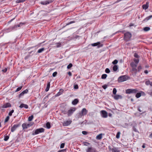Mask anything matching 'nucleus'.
I'll list each match as a JSON object with an SVG mask.
<instances>
[{
    "mask_svg": "<svg viewBox=\"0 0 152 152\" xmlns=\"http://www.w3.org/2000/svg\"><path fill=\"white\" fill-rule=\"evenodd\" d=\"M68 74L70 76H71L72 75V73H71V72H69L68 73Z\"/></svg>",
    "mask_w": 152,
    "mask_h": 152,
    "instance_id": "obj_61",
    "label": "nucleus"
},
{
    "mask_svg": "<svg viewBox=\"0 0 152 152\" xmlns=\"http://www.w3.org/2000/svg\"><path fill=\"white\" fill-rule=\"evenodd\" d=\"M107 75L106 74H104L102 75L101 78L102 79H105L107 77Z\"/></svg>",
    "mask_w": 152,
    "mask_h": 152,
    "instance_id": "obj_28",
    "label": "nucleus"
},
{
    "mask_svg": "<svg viewBox=\"0 0 152 152\" xmlns=\"http://www.w3.org/2000/svg\"><path fill=\"white\" fill-rule=\"evenodd\" d=\"M150 29V28L149 27H145L143 28V30L145 31H149Z\"/></svg>",
    "mask_w": 152,
    "mask_h": 152,
    "instance_id": "obj_31",
    "label": "nucleus"
},
{
    "mask_svg": "<svg viewBox=\"0 0 152 152\" xmlns=\"http://www.w3.org/2000/svg\"><path fill=\"white\" fill-rule=\"evenodd\" d=\"M88 113V111L85 108H83L81 112L79 113V118H81L82 116L86 115Z\"/></svg>",
    "mask_w": 152,
    "mask_h": 152,
    "instance_id": "obj_3",
    "label": "nucleus"
},
{
    "mask_svg": "<svg viewBox=\"0 0 152 152\" xmlns=\"http://www.w3.org/2000/svg\"><path fill=\"white\" fill-rule=\"evenodd\" d=\"M64 145L65 144L64 143H61L60 145V148H64Z\"/></svg>",
    "mask_w": 152,
    "mask_h": 152,
    "instance_id": "obj_51",
    "label": "nucleus"
},
{
    "mask_svg": "<svg viewBox=\"0 0 152 152\" xmlns=\"http://www.w3.org/2000/svg\"><path fill=\"white\" fill-rule=\"evenodd\" d=\"M22 88V86H20V87L18 88L15 91V92H18L19 91H20L21 89Z\"/></svg>",
    "mask_w": 152,
    "mask_h": 152,
    "instance_id": "obj_36",
    "label": "nucleus"
},
{
    "mask_svg": "<svg viewBox=\"0 0 152 152\" xmlns=\"http://www.w3.org/2000/svg\"><path fill=\"white\" fill-rule=\"evenodd\" d=\"M142 69V67L141 66H139L138 67V71H140L141 69Z\"/></svg>",
    "mask_w": 152,
    "mask_h": 152,
    "instance_id": "obj_57",
    "label": "nucleus"
},
{
    "mask_svg": "<svg viewBox=\"0 0 152 152\" xmlns=\"http://www.w3.org/2000/svg\"><path fill=\"white\" fill-rule=\"evenodd\" d=\"M46 126L48 129H50V125L49 122H47L46 124Z\"/></svg>",
    "mask_w": 152,
    "mask_h": 152,
    "instance_id": "obj_29",
    "label": "nucleus"
},
{
    "mask_svg": "<svg viewBox=\"0 0 152 152\" xmlns=\"http://www.w3.org/2000/svg\"><path fill=\"white\" fill-rule=\"evenodd\" d=\"M57 152H64V150H60L58 151Z\"/></svg>",
    "mask_w": 152,
    "mask_h": 152,
    "instance_id": "obj_64",
    "label": "nucleus"
},
{
    "mask_svg": "<svg viewBox=\"0 0 152 152\" xmlns=\"http://www.w3.org/2000/svg\"><path fill=\"white\" fill-rule=\"evenodd\" d=\"M75 107L72 108L68 111V116L71 115L73 112L75 110Z\"/></svg>",
    "mask_w": 152,
    "mask_h": 152,
    "instance_id": "obj_11",
    "label": "nucleus"
},
{
    "mask_svg": "<svg viewBox=\"0 0 152 152\" xmlns=\"http://www.w3.org/2000/svg\"><path fill=\"white\" fill-rule=\"evenodd\" d=\"M7 71V68H5L4 69H3L2 70V71L4 72H6Z\"/></svg>",
    "mask_w": 152,
    "mask_h": 152,
    "instance_id": "obj_55",
    "label": "nucleus"
},
{
    "mask_svg": "<svg viewBox=\"0 0 152 152\" xmlns=\"http://www.w3.org/2000/svg\"><path fill=\"white\" fill-rule=\"evenodd\" d=\"M86 152H96V149L92 147H88L86 150Z\"/></svg>",
    "mask_w": 152,
    "mask_h": 152,
    "instance_id": "obj_10",
    "label": "nucleus"
},
{
    "mask_svg": "<svg viewBox=\"0 0 152 152\" xmlns=\"http://www.w3.org/2000/svg\"><path fill=\"white\" fill-rule=\"evenodd\" d=\"M148 94L152 96V91L151 92H148Z\"/></svg>",
    "mask_w": 152,
    "mask_h": 152,
    "instance_id": "obj_63",
    "label": "nucleus"
},
{
    "mask_svg": "<svg viewBox=\"0 0 152 152\" xmlns=\"http://www.w3.org/2000/svg\"><path fill=\"white\" fill-rule=\"evenodd\" d=\"M72 122V121L71 120L67 121L63 123V125L64 126H67L70 125Z\"/></svg>",
    "mask_w": 152,
    "mask_h": 152,
    "instance_id": "obj_13",
    "label": "nucleus"
},
{
    "mask_svg": "<svg viewBox=\"0 0 152 152\" xmlns=\"http://www.w3.org/2000/svg\"><path fill=\"white\" fill-rule=\"evenodd\" d=\"M26 0H17L16 1V3H22L25 1Z\"/></svg>",
    "mask_w": 152,
    "mask_h": 152,
    "instance_id": "obj_26",
    "label": "nucleus"
},
{
    "mask_svg": "<svg viewBox=\"0 0 152 152\" xmlns=\"http://www.w3.org/2000/svg\"><path fill=\"white\" fill-rule=\"evenodd\" d=\"M100 44V42H98L95 43H94L92 44L91 45L93 47L96 46H98V48H99L100 47H102V46L103 45L102 44L99 45Z\"/></svg>",
    "mask_w": 152,
    "mask_h": 152,
    "instance_id": "obj_15",
    "label": "nucleus"
},
{
    "mask_svg": "<svg viewBox=\"0 0 152 152\" xmlns=\"http://www.w3.org/2000/svg\"><path fill=\"white\" fill-rule=\"evenodd\" d=\"M61 94V93H60V92H59L56 95L57 96H59Z\"/></svg>",
    "mask_w": 152,
    "mask_h": 152,
    "instance_id": "obj_60",
    "label": "nucleus"
},
{
    "mask_svg": "<svg viewBox=\"0 0 152 152\" xmlns=\"http://www.w3.org/2000/svg\"><path fill=\"white\" fill-rule=\"evenodd\" d=\"M19 107L21 108L24 107L26 109H27L28 108V106L27 104L22 103L20 105Z\"/></svg>",
    "mask_w": 152,
    "mask_h": 152,
    "instance_id": "obj_18",
    "label": "nucleus"
},
{
    "mask_svg": "<svg viewBox=\"0 0 152 152\" xmlns=\"http://www.w3.org/2000/svg\"><path fill=\"white\" fill-rule=\"evenodd\" d=\"M130 64L132 67H136L137 66V64H135L133 62L131 63Z\"/></svg>",
    "mask_w": 152,
    "mask_h": 152,
    "instance_id": "obj_32",
    "label": "nucleus"
},
{
    "mask_svg": "<svg viewBox=\"0 0 152 152\" xmlns=\"http://www.w3.org/2000/svg\"><path fill=\"white\" fill-rule=\"evenodd\" d=\"M45 50V48H42L39 49L37 53H42V51H43Z\"/></svg>",
    "mask_w": 152,
    "mask_h": 152,
    "instance_id": "obj_23",
    "label": "nucleus"
},
{
    "mask_svg": "<svg viewBox=\"0 0 152 152\" xmlns=\"http://www.w3.org/2000/svg\"><path fill=\"white\" fill-rule=\"evenodd\" d=\"M132 71H133L136 73V72H137V69H136V67H132Z\"/></svg>",
    "mask_w": 152,
    "mask_h": 152,
    "instance_id": "obj_37",
    "label": "nucleus"
},
{
    "mask_svg": "<svg viewBox=\"0 0 152 152\" xmlns=\"http://www.w3.org/2000/svg\"><path fill=\"white\" fill-rule=\"evenodd\" d=\"M11 104L9 103H5L3 105L0 107V108L1 109L3 108H6L11 107Z\"/></svg>",
    "mask_w": 152,
    "mask_h": 152,
    "instance_id": "obj_9",
    "label": "nucleus"
},
{
    "mask_svg": "<svg viewBox=\"0 0 152 152\" xmlns=\"http://www.w3.org/2000/svg\"><path fill=\"white\" fill-rule=\"evenodd\" d=\"M24 95V94L23 92H21L19 96V98H20L22 96H23Z\"/></svg>",
    "mask_w": 152,
    "mask_h": 152,
    "instance_id": "obj_54",
    "label": "nucleus"
},
{
    "mask_svg": "<svg viewBox=\"0 0 152 152\" xmlns=\"http://www.w3.org/2000/svg\"><path fill=\"white\" fill-rule=\"evenodd\" d=\"M141 93H137L136 95V97L137 98H139L141 96Z\"/></svg>",
    "mask_w": 152,
    "mask_h": 152,
    "instance_id": "obj_24",
    "label": "nucleus"
},
{
    "mask_svg": "<svg viewBox=\"0 0 152 152\" xmlns=\"http://www.w3.org/2000/svg\"><path fill=\"white\" fill-rule=\"evenodd\" d=\"M102 116L104 118H106L107 117L108 114L105 111L103 110L100 112Z\"/></svg>",
    "mask_w": 152,
    "mask_h": 152,
    "instance_id": "obj_8",
    "label": "nucleus"
},
{
    "mask_svg": "<svg viewBox=\"0 0 152 152\" xmlns=\"http://www.w3.org/2000/svg\"><path fill=\"white\" fill-rule=\"evenodd\" d=\"M79 102V101L78 99H75L72 102V104L75 105L76 104Z\"/></svg>",
    "mask_w": 152,
    "mask_h": 152,
    "instance_id": "obj_19",
    "label": "nucleus"
},
{
    "mask_svg": "<svg viewBox=\"0 0 152 152\" xmlns=\"http://www.w3.org/2000/svg\"><path fill=\"white\" fill-rule=\"evenodd\" d=\"M149 2H147L145 4H143L142 7L143 9H144L145 10H146L149 7Z\"/></svg>",
    "mask_w": 152,
    "mask_h": 152,
    "instance_id": "obj_16",
    "label": "nucleus"
},
{
    "mask_svg": "<svg viewBox=\"0 0 152 152\" xmlns=\"http://www.w3.org/2000/svg\"><path fill=\"white\" fill-rule=\"evenodd\" d=\"M120 134H121V133L120 132H118L117 133V134L116 136V137L118 139L119 138Z\"/></svg>",
    "mask_w": 152,
    "mask_h": 152,
    "instance_id": "obj_33",
    "label": "nucleus"
},
{
    "mask_svg": "<svg viewBox=\"0 0 152 152\" xmlns=\"http://www.w3.org/2000/svg\"><path fill=\"white\" fill-rule=\"evenodd\" d=\"M82 133L84 135H86L88 134V132L85 131L82 132Z\"/></svg>",
    "mask_w": 152,
    "mask_h": 152,
    "instance_id": "obj_50",
    "label": "nucleus"
},
{
    "mask_svg": "<svg viewBox=\"0 0 152 152\" xmlns=\"http://www.w3.org/2000/svg\"><path fill=\"white\" fill-rule=\"evenodd\" d=\"M122 98V96L121 95H117L114 96V98L115 99L118 100L119 99H121Z\"/></svg>",
    "mask_w": 152,
    "mask_h": 152,
    "instance_id": "obj_17",
    "label": "nucleus"
},
{
    "mask_svg": "<svg viewBox=\"0 0 152 152\" xmlns=\"http://www.w3.org/2000/svg\"><path fill=\"white\" fill-rule=\"evenodd\" d=\"M20 124H15L12 127L11 129V131L12 132H13L15 130L20 126Z\"/></svg>",
    "mask_w": 152,
    "mask_h": 152,
    "instance_id": "obj_6",
    "label": "nucleus"
},
{
    "mask_svg": "<svg viewBox=\"0 0 152 152\" xmlns=\"http://www.w3.org/2000/svg\"><path fill=\"white\" fill-rule=\"evenodd\" d=\"M72 66V64L71 63H70L67 66V68L68 69H69Z\"/></svg>",
    "mask_w": 152,
    "mask_h": 152,
    "instance_id": "obj_38",
    "label": "nucleus"
},
{
    "mask_svg": "<svg viewBox=\"0 0 152 152\" xmlns=\"http://www.w3.org/2000/svg\"><path fill=\"white\" fill-rule=\"evenodd\" d=\"M17 27V26L15 25L12 27H10L9 28V29H11V30L9 31H11L12 30H14L15 28Z\"/></svg>",
    "mask_w": 152,
    "mask_h": 152,
    "instance_id": "obj_21",
    "label": "nucleus"
},
{
    "mask_svg": "<svg viewBox=\"0 0 152 152\" xmlns=\"http://www.w3.org/2000/svg\"><path fill=\"white\" fill-rule=\"evenodd\" d=\"M14 110H12L11 111H10L9 113V116H11L12 115V113L14 112Z\"/></svg>",
    "mask_w": 152,
    "mask_h": 152,
    "instance_id": "obj_45",
    "label": "nucleus"
},
{
    "mask_svg": "<svg viewBox=\"0 0 152 152\" xmlns=\"http://www.w3.org/2000/svg\"><path fill=\"white\" fill-rule=\"evenodd\" d=\"M74 88L75 89H77L78 88V87L77 85H76L74 86Z\"/></svg>",
    "mask_w": 152,
    "mask_h": 152,
    "instance_id": "obj_56",
    "label": "nucleus"
},
{
    "mask_svg": "<svg viewBox=\"0 0 152 152\" xmlns=\"http://www.w3.org/2000/svg\"><path fill=\"white\" fill-rule=\"evenodd\" d=\"M9 138V137L8 136H6L5 137L4 140L5 141H7Z\"/></svg>",
    "mask_w": 152,
    "mask_h": 152,
    "instance_id": "obj_41",
    "label": "nucleus"
},
{
    "mask_svg": "<svg viewBox=\"0 0 152 152\" xmlns=\"http://www.w3.org/2000/svg\"><path fill=\"white\" fill-rule=\"evenodd\" d=\"M152 18V15H150V16H149L148 17H147V18H146L144 20V21H145V20H149L150 19H151V18Z\"/></svg>",
    "mask_w": 152,
    "mask_h": 152,
    "instance_id": "obj_30",
    "label": "nucleus"
},
{
    "mask_svg": "<svg viewBox=\"0 0 152 152\" xmlns=\"http://www.w3.org/2000/svg\"><path fill=\"white\" fill-rule=\"evenodd\" d=\"M134 56L136 58H138L139 57V56L136 53L134 54Z\"/></svg>",
    "mask_w": 152,
    "mask_h": 152,
    "instance_id": "obj_49",
    "label": "nucleus"
},
{
    "mask_svg": "<svg viewBox=\"0 0 152 152\" xmlns=\"http://www.w3.org/2000/svg\"><path fill=\"white\" fill-rule=\"evenodd\" d=\"M57 45L55 47L56 48H59L61 46V42H58L56 44Z\"/></svg>",
    "mask_w": 152,
    "mask_h": 152,
    "instance_id": "obj_34",
    "label": "nucleus"
},
{
    "mask_svg": "<svg viewBox=\"0 0 152 152\" xmlns=\"http://www.w3.org/2000/svg\"><path fill=\"white\" fill-rule=\"evenodd\" d=\"M57 72H55L53 74V77H55L57 75Z\"/></svg>",
    "mask_w": 152,
    "mask_h": 152,
    "instance_id": "obj_48",
    "label": "nucleus"
},
{
    "mask_svg": "<svg viewBox=\"0 0 152 152\" xmlns=\"http://www.w3.org/2000/svg\"><path fill=\"white\" fill-rule=\"evenodd\" d=\"M34 118V116L33 115H31V116H30L28 117V120L29 121H31Z\"/></svg>",
    "mask_w": 152,
    "mask_h": 152,
    "instance_id": "obj_27",
    "label": "nucleus"
},
{
    "mask_svg": "<svg viewBox=\"0 0 152 152\" xmlns=\"http://www.w3.org/2000/svg\"><path fill=\"white\" fill-rule=\"evenodd\" d=\"M9 116H7V117L5 120V121H4L5 122H7L9 120Z\"/></svg>",
    "mask_w": 152,
    "mask_h": 152,
    "instance_id": "obj_44",
    "label": "nucleus"
},
{
    "mask_svg": "<svg viewBox=\"0 0 152 152\" xmlns=\"http://www.w3.org/2000/svg\"><path fill=\"white\" fill-rule=\"evenodd\" d=\"M44 129L43 128H40L36 129L35 131H33L32 133V135H34L37 134L39 133L44 132Z\"/></svg>",
    "mask_w": 152,
    "mask_h": 152,
    "instance_id": "obj_2",
    "label": "nucleus"
},
{
    "mask_svg": "<svg viewBox=\"0 0 152 152\" xmlns=\"http://www.w3.org/2000/svg\"><path fill=\"white\" fill-rule=\"evenodd\" d=\"M132 36L130 33L129 32H127L124 34V39L126 41H129L130 40Z\"/></svg>",
    "mask_w": 152,
    "mask_h": 152,
    "instance_id": "obj_1",
    "label": "nucleus"
},
{
    "mask_svg": "<svg viewBox=\"0 0 152 152\" xmlns=\"http://www.w3.org/2000/svg\"><path fill=\"white\" fill-rule=\"evenodd\" d=\"M63 91H64V90L63 89H60V91L59 92H60V93H61V94H62V93H63Z\"/></svg>",
    "mask_w": 152,
    "mask_h": 152,
    "instance_id": "obj_59",
    "label": "nucleus"
},
{
    "mask_svg": "<svg viewBox=\"0 0 152 152\" xmlns=\"http://www.w3.org/2000/svg\"><path fill=\"white\" fill-rule=\"evenodd\" d=\"M14 18H13V19H12L10 21H9L8 22V23H11V22L14 19Z\"/></svg>",
    "mask_w": 152,
    "mask_h": 152,
    "instance_id": "obj_62",
    "label": "nucleus"
},
{
    "mask_svg": "<svg viewBox=\"0 0 152 152\" xmlns=\"http://www.w3.org/2000/svg\"><path fill=\"white\" fill-rule=\"evenodd\" d=\"M118 67L117 65H114L113 68V70L114 71H116L118 69Z\"/></svg>",
    "mask_w": 152,
    "mask_h": 152,
    "instance_id": "obj_25",
    "label": "nucleus"
},
{
    "mask_svg": "<svg viewBox=\"0 0 152 152\" xmlns=\"http://www.w3.org/2000/svg\"><path fill=\"white\" fill-rule=\"evenodd\" d=\"M128 78V77L126 75H122L120 77L118 78L119 82H122L126 80Z\"/></svg>",
    "mask_w": 152,
    "mask_h": 152,
    "instance_id": "obj_4",
    "label": "nucleus"
},
{
    "mask_svg": "<svg viewBox=\"0 0 152 152\" xmlns=\"http://www.w3.org/2000/svg\"><path fill=\"white\" fill-rule=\"evenodd\" d=\"M118 62V61L117 60H114L113 62H112V63L113 64H116Z\"/></svg>",
    "mask_w": 152,
    "mask_h": 152,
    "instance_id": "obj_43",
    "label": "nucleus"
},
{
    "mask_svg": "<svg viewBox=\"0 0 152 152\" xmlns=\"http://www.w3.org/2000/svg\"><path fill=\"white\" fill-rule=\"evenodd\" d=\"M102 134H100L96 136V138L97 139L100 140L102 138Z\"/></svg>",
    "mask_w": 152,
    "mask_h": 152,
    "instance_id": "obj_22",
    "label": "nucleus"
},
{
    "mask_svg": "<svg viewBox=\"0 0 152 152\" xmlns=\"http://www.w3.org/2000/svg\"><path fill=\"white\" fill-rule=\"evenodd\" d=\"M75 22L74 21H71L70 22H69L68 24H67V25H69V24H71V23H75Z\"/></svg>",
    "mask_w": 152,
    "mask_h": 152,
    "instance_id": "obj_58",
    "label": "nucleus"
},
{
    "mask_svg": "<svg viewBox=\"0 0 152 152\" xmlns=\"http://www.w3.org/2000/svg\"><path fill=\"white\" fill-rule=\"evenodd\" d=\"M105 72L106 73H109L110 72V71L108 68H107L105 70Z\"/></svg>",
    "mask_w": 152,
    "mask_h": 152,
    "instance_id": "obj_40",
    "label": "nucleus"
},
{
    "mask_svg": "<svg viewBox=\"0 0 152 152\" xmlns=\"http://www.w3.org/2000/svg\"><path fill=\"white\" fill-rule=\"evenodd\" d=\"M134 61L136 64H137L139 62V60L138 59H134Z\"/></svg>",
    "mask_w": 152,
    "mask_h": 152,
    "instance_id": "obj_42",
    "label": "nucleus"
},
{
    "mask_svg": "<svg viewBox=\"0 0 152 152\" xmlns=\"http://www.w3.org/2000/svg\"><path fill=\"white\" fill-rule=\"evenodd\" d=\"M31 125H30V124H27L26 123H24L22 124V127L23 129H26Z\"/></svg>",
    "mask_w": 152,
    "mask_h": 152,
    "instance_id": "obj_12",
    "label": "nucleus"
},
{
    "mask_svg": "<svg viewBox=\"0 0 152 152\" xmlns=\"http://www.w3.org/2000/svg\"><path fill=\"white\" fill-rule=\"evenodd\" d=\"M133 131L136 132H138V131L137 130V129H136V128L134 127V126L133 128Z\"/></svg>",
    "mask_w": 152,
    "mask_h": 152,
    "instance_id": "obj_52",
    "label": "nucleus"
},
{
    "mask_svg": "<svg viewBox=\"0 0 152 152\" xmlns=\"http://www.w3.org/2000/svg\"><path fill=\"white\" fill-rule=\"evenodd\" d=\"M138 92V90L136 89H128L126 90V93L127 94L136 93Z\"/></svg>",
    "mask_w": 152,
    "mask_h": 152,
    "instance_id": "obj_5",
    "label": "nucleus"
},
{
    "mask_svg": "<svg viewBox=\"0 0 152 152\" xmlns=\"http://www.w3.org/2000/svg\"><path fill=\"white\" fill-rule=\"evenodd\" d=\"M109 148L110 150L112 151V152H120V151L118 148L114 147L110 148V147H109Z\"/></svg>",
    "mask_w": 152,
    "mask_h": 152,
    "instance_id": "obj_14",
    "label": "nucleus"
},
{
    "mask_svg": "<svg viewBox=\"0 0 152 152\" xmlns=\"http://www.w3.org/2000/svg\"><path fill=\"white\" fill-rule=\"evenodd\" d=\"M50 82H48L47 84V87L45 89V91H48L49 90V88H50Z\"/></svg>",
    "mask_w": 152,
    "mask_h": 152,
    "instance_id": "obj_20",
    "label": "nucleus"
},
{
    "mask_svg": "<svg viewBox=\"0 0 152 152\" xmlns=\"http://www.w3.org/2000/svg\"><path fill=\"white\" fill-rule=\"evenodd\" d=\"M117 92V90L115 88H114L113 90V94L115 95Z\"/></svg>",
    "mask_w": 152,
    "mask_h": 152,
    "instance_id": "obj_35",
    "label": "nucleus"
},
{
    "mask_svg": "<svg viewBox=\"0 0 152 152\" xmlns=\"http://www.w3.org/2000/svg\"><path fill=\"white\" fill-rule=\"evenodd\" d=\"M53 2L52 0H48L45 1H42L40 2V4L43 5H47Z\"/></svg>",
    "mask_w": 152,
    "mask_h": 152,
    "instance_id": "obj_7",
    "label": "nucleus"
},
{
    "mask_svg": "<svg viewBox=\"0 0 152 152\" xmlns=\"http://www.w3.org/2000/svg\"><path fill=\"white\" fill-rule=\"evenodd\" d=\"M24 24V23H20L17 26V27H19L23 25Z\"/></svg>",
    "mask_w": 152,
    "mask_h": 152,
    "instance_id": "obj_53",
    "label": "nucleus"
},
{
    "mask_svg": "<svg viewBox=\"0 0 152 152\" xmlns=\"http://www.w3.org/2000/svg\"><path fill=\"white\" fill-rule=\"evenodd\" d=\"M28 92V90L27 89H26L25 90L23 91L22 92H23L24 94H27Z\"/></svg>",
    "mask_w": 152,
    "mask_h": 152,
    "instance_id": "obj_46",
    "label": "nucleus"
},
{
    "mask_svg": "<svg viewBox=\"0 0 152 152\" xmlns=\"http://www.w3.org/2000/svg\"><path fill=\"white\" fill-rule=\"evenodd\" d=\"M151 83L149 80H148L145 82V84L146 85L148 86L149 85H150Z\"/></svg>",
    "mask_w": 152,
    "mask_h": 152,
    "instance_id": "obj_39",
    "label": "nucleus"
},
{
    "mask_svg": "<svg viewBox=\"0 0 152 152\" xmlns=\"http://www.w3.org/2000/svg\"><path fill=\"white\" fill-rule=\"evenodd\" d=\"M107 86L106 84L102 86V87L104 89H105L107 88Z\"/></svg>",
    "mask_w": 152,
    "mask_h": 152,
    "instance_id": "obj_47",
    "label": "nucleus"
}]
</instances>
